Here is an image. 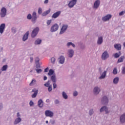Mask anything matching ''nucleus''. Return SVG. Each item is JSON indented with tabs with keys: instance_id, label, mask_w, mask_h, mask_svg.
Instances as JSON below:
<instances>
[{
	"instance_id": "nucleus-1",
	"label": "nucleus",
	"mask_w": 125,
	"mask_h": 125,
	"mask_svg": "<svg viewBox=\"0 0 125 125\" xmlns=\"http://www.w3.org/2000/svg\"><path fill=\"white\" fill-rule=\"evenodd\" d=\"M101 91V89L98 86H96L93 89V93L94 95H98Z\"/></svg>"
},
{
	"instance_id": "nucleus-2",
	"label": "nucleus",
	"mask_w": 125,
	"mask_h": 125,
	"mask_svg": "<svg viewBox=\"0 0 125 125\" xmlns=\"http://www.w3.org/2000/svg\"><path fill=\"white\" fill-rule=\"evenodd\" d=\"M101 103L103 105H107L109 103V99L107 96H104L101 99Z\"/></svg>"
},
{
	"instance_id": "nucleus-3",
	"label": "nucleus",
	"mask_w": 125,
	"mask_h": 125,
	"mask_svg": "<svg viewBox=\"0 0 125 125\" xmlns=\"http://www.w3.org/2000/svg\"><path fill=\"white\" fill-rule=\"evenodd\" d=\"M39 31H40V28L39 27H36L34 28L32 32L31 37L32 38H35L37 36V35H38Z\"/></svg>"
},
{
	"instance_id": "nucleus-4",
	"label": "nucleus",
	"mask_w": 125,
	"mask_h": 125,
	"mask_svg": "<svg viewBox=\"0 0 125 125\" xmlns=\"http://www.w3.org/2000/svg\"><path fill=\"white\" fill-rule=\"evenodd\" d=\"M111 18H112V15L111 14H108L106 15L105 16L103 17L102 18V20L103 21H104V22H106V21H109Z\"/></svg>"
},
{
	"instance_id": "nucleus-5",
	"label": "nucleus",
	"mask_w": 125,
	"mask_h": 125,
	"mask_svg": "<svg viewBox=\"0 0 125 125\" xmlns=\"http://www.w3.org/2000/svg\"><path fill=\"white\" fill-rule=\"evenodd\" d=\"M107 58H109V54L107 51H105L102 55V60H106Z\"/></svg>"
},
{
	"instance_id": "nucleus-6",
	"label": "nucleus",
	"mask_w": 125,
	"mask_h": 125,
	"mask_svg": "<svg viewBox=\"0 0 125 125\" xmlns=\"http://www.w3.org/2000/svg\"><path fill=\"white\" fill-rule=\"evenodd\" d=\"M0 15L2 18L5 17V15H6V8H5V7H2L1 9Z\"/></svg>"
},
{
	"instance_id": "nucleus-7",
	"label": "nucleus",
	"mask_w": 125,
	"mask_h": 125,
	"mask_svg": "<svg viewBox=\"0 0 125 125\" xmlns=\"http://www.w3.org/2000/svg\"><path fill=\"white\" fill-rule=\"evenodd\" d=\"M100 6V0H96L93 5L94 9H97Z\"/></svg>"
},
{
	"instance_id": "nucleus-8",
	"label": "nucleus",
	"mask_w": 125,
	"mask_h": 125,
	"mask_svg": "<svg viewBox=\"0 0 125 125\" xmlns=\"http://www.w3.org/2000/svg\"><path fill=\"white\" fill-rule=\"evenodd\" d=\"M45 115L46 117H50V118H51L53 117V112L50 110H46L45 111Z\"/></svg>"
},
{
	"instance_id": "nucleus-9",
	"label": "nucleus",
	"mask_w": 125,
	"mask_h": 125,
	"mask_svg": "<svg viewBox=\"0 0 125 125\" xmlns=\"http://www.w3.org/2000/svg\"><path fill=\"white\" fill-rule=\"evenodd\" d=\"M67 29H68V25L63 24L61 29L60 34L61 35L62 34H64V33H65V31H66V30H67Z\"/></svg>"
},
{
	"instance_id": "nucleus-10",
	"label": "nucleus",
	"mask_w": 125,
	"mask_h": 125,
	"mask_svg": "<svg viewBox=\"0 0 125 125\" xmlns=\"http://www.w3.org/2000/svg\"><path fill=\"white\" fill-rule=\"evenodd\" d=\"M61 14V11H57V12L54 13L52 15V18H54V19H56V18L59 17V16H60Z\"/></svg>"
},
{
	"instance_id": "nucleus-11",
	"label": "nucleus",
	"mask_w": 125,
	"mask_h": 125,
	"mask_svg": "<svg viewBox=\"0 0 125 125\" xmlns=\"http://www.w3.org/2000/svg\"><path fill=\"white\" fill-rule=\"evenodd\" d=\"M58 28H59V26H58V24H54L51 28V32H56L57 30H58Z\"/></svg>"
},
{
	"instance_id": "nucleus-12",
	"label": "nucleus",
	"mask_w": 125,
	"mask_h": 125,
	"mask_svg": "<svg viewBox=\"0 0 125 125\" xmlns=\"http://www.w3.org/2000/svg\"><path fill=\"white\" fill-rule=\"evenodd\" d=\"M76 3H77V0H72L69 2L68 5L69 7L71 8L72 7H74V6Z\"/></svg>"
},
{
	"instance_id": "nucleus-13",
	"label": "nucleus",
	"mask_w": 125,
	"mask_h": 125,
	"mask_svg": "<svg viewBox=\"0 0 125 125\" xmlns=\"http://www.w3.org/2000/svg\"><path fill=\"white\" fill-rule=\"evenodd\" d=\"M32 17V21L35 24L36 23V20H37V13L36 12L33 13Z\"/></svg>"
},
{
	"instance_id": "nucleus-14",
	"label": "nucleus",
	"mask_w": 125,
	"mask_h": 125,
	"mask_svg": "<svg viewBox=\"0 0 125 125\" xmlns=\"http://www.w3.org/2000/svg\"><path fill=\"white\" fill-rule=\"evenodd\" d=\"M32 92H34V94L32 95V98H35L37 95H38V92H39V90L36 88H34L32 89Z\"/></svg>"
},
{
	"instance_id": "nucleus-15",
	"label": "nucleus",
	"mask_w": 125,
	"mask_h": 125,
	"mask_svg": "<svg viewBox=\"0 0 125 125\" xmlns=\"http://www.w3.org/2000/svg\"><path fill=\"white\" fill-rule=\"evenodd\" d=\"M5 29V24L2 23L0 25V34H2Z\"/></svg>"
},
{
	"instance_id": "nucleus-16",
	"label": "nucleus",
	"mask_w": 125,
	"mask_h": 125,
	"mask_svg": "<svg viewBox=\"0 0 125 125\" xmlns=\"http://www.w3.org/2000/svg\"><path fill=\"white\" fill-rule=\"evenodd\" d=\"M103 42V37L101 36L99 37L97 41V44L99 45H100L101 44H102Z\"/></svg>"
},
{
	"instance_id": "nucleus-17",
	"label": "nucleus",
	"mask_w": 125,
	"mask_h": 125,
	"mask_svg": "<svg viewBox=\"0 0 125 125\" xmlns=\"http://www.w3.org/2000/svg\"><path fill=\"white\" fill-rule=\"evenodd\" d=\"M120 123H121V124H124L125 123V113L122 114L120 116Z\"/></svg>"
},
{
	"instance_id": "nucleus-18",
	"label": "nucleus",
	"mask_w": 125,
	"mask_h": 125,
	"mask_svg": "<svg viewBox=\"0 0 125 125\" xmlns=\"http://www.w3.org/2000/svg\"><path fill=\"white\" fill-rule=\"evenodd\" d=\"M30 32L27 31L23 36V38H22V41L23 42H25V41H27V40H28V37L29 36V34Z\"/></svg>"
},
{
	"instance_id": "nucleus-19",
	"label": "nucleus",
	"mask_w": 125,
	"mask_h": 125,
	"mask_svg": "<svg viewBox=\"0 0 125 125\" xmlns=\"http://www.w3.org/2000/svg\"><path fill=\"white\" fill-rule=\"evenodd\" d=\"M107 74V71H104L101 75V76L99 78L100 80H103L106 78V75Z\"/></svg>"
},
{
	"instance_id": "nucleus-20",
	"label": "nucleus",
	"mask_w": 125,
	"mask_h": 125,
	"mask_svg": "<svg viewBox=\"0 0 125 125\" xmlns=\"http://www.w3.org/2000/svg\"><path fill=\"white\" fill-rule=\"evenodd\" d=\"M114 46L117 50H121L122 49V45L121 44H116Z\"/></svg>"
},
{
	"instance_id": "nucleus-21",
	"label": "nucleus",
	"mask_w": 125,
	"mask_h": 125,
	"mask_svg": "<svg viewBox=\"0 0 125 125\" xmlns=\"http://www.w3.org/2000/svg\"><path fill=\"white\" fill-rule=\"evenodd\" d=\"M68 52L69 57H70V58L73 57V56L74 55V50H73L72 49H70V50H68Z\"/></svg>"
},
{
	"instance_id": "nucleus-22",
	"label": "nucleus",
	"mask_w": 125,
	"mask_h": 125,
	"mask_svg": "<svg viewBox=\"0 0 125 125\" xmlns=\"http://www.w3.org/2000/svg\"><path fill=\"white\" fill-rule=\"evenodd\" d=\"M59 59L60 64H64V62H65V58L62 56L60 57Z\"/></svg>"
},
{
	"instance_id": "nucleus-23",
	"label": "nucleus",
	"mask_w": 125,
	"mask_h": 125,
	"mask_svg": "<svg viewBox=\"0 0 125 125\" xmlns=\"http://www.w3.org/2000/svg\"><path fill=\"white\" fill-rule=\"evenodd\" d=\"M38 106L39 107H40V108H42V107L43 106V102H42V100H39L38 101Z\"/></svg>"
},
{
	"instance_id": "nucleus-24",
	"label": "nucleus",
	"mask_w": 125,
	"mask_h": 125,
	"mask_svg": "<svg viewBox=\"0 0 125 125\" xmlns=\"http://www.w3.org/2000/svg\"><path fill=\"white\" fill-rule=\"evenodd\" d=\"M121 55H122V53L121 52V51H119V53H116L114 55H113V56L114 57V58H119V57H120V56Z\"/></svg>"
},
{
	"instance_id": "nucleus-25",
	"label": "nucleus",
	"mask_w": 125,
	"mask_h": 125,
	"mask_svg": "<svg viewBox=\"0 0 125 125\" xmlns=\"http://www.w3.org/2000/svg\"><path fill=\"white\" fill-rule=\"evenodd\" d=\"M125 59V56H121L117 61V63H121L122 62H124V60Z\"/></svg>"
},
{
	"instance_id": "nucleus-26",
	"label": "nucleus",
	"mask_w": 125,
	"mask_h": 125,
	"mask_svg": "<svg viewBox=\"0 0 125 125\" xmlns=\"http://www.w3.org/2000/svg\"><path fill=\"white\" fill-rule=\"evenodd\" d=\"M120 79L119 77H116L113 79V83L114 84H117L118 83H119Z\"/></svg>"
},
{
	"instance_id": "nucleus-27",
	"label": "nucleus",
	"mask_w": 125,
	"mask_h": 125,
	"mask_svg": "<svg viewBox=\"0 0 125 125\" xmlns=\"http://www.w3.org/2000/svg\"><path fill=\"white\" fill-rule=\"evenodd\" d=\"M51 10L50 9H49L48 10H47L45 12H43L42 14V16H46V15H47V14H49V13H50Z\"/></svg>"
},
{
	"instance_id": "nucleus-28",
	"label": "nucleus",
	"mask_w": 125,
	"mask_h": 125,
	"mask_svg": "<svg viewBox=\"0 0 125 125\" xmlns=\"http://www.w3.org/2000/svg\"><path fill=\"white\" fill-rule=\"evenodd\" d=\"M51 80L53 83H56V76H55V75H53L51 77Z\"/></svg>"
},
{
	"instance_id": "nucleus-29",
	"label": "nucleus",
	"mask_w": 125,
	"mask_h": 125,
	"mask_svg": "<svg viewBox=\"0 0 125 125\" xmlns=\"http://www.w3.org/2000/svg\"><path fill=\"white\" fill-rule=\"evenodd\" d=\"M21 119L20 118H17L15 122H14V125H17V124H19L20 122H21Z\"/></svg>"
},
{
	"instance_id": "nucleus-30",
	"label": "nucleus",
	"mask_w": 125,
	"mask_h": 125,
	"mask_svg": "<svg viewBox=\"0 0 125 125\" xmlns=\"http://www.w3.org/2000/svg\"><path fill=\"white\" fill-rule=\"evenodd\" d=\"M62 96L64 99H68V95H67V94L64 91L62 92Z\"/></svg>"
},
{
	"instance_id": "nucleus-31",
	"label": "nucleus",
	"mask_w": 125,
	"mask_h": 125,
	"mask_svg": "<svg viewBox=\"0 0 125 125\" xmlns=\"http://www.w3.org/2000/svg\"><path fill=\"white\" fill-rule=\"evenodd\" d=\"M42 43V40L38 39L35 42V44H41Z\"/></svg>"
},
{
	"instance_id": "nucleus-32",
	"label": "nucleus",
	"mask_w": 125,
	"mask_h": 125,
	"mask_svg": "<svg viewBox=\"0 0 125 125\" xmlns=\"http://www.w3.org/2000/svg\"><path fill=\"white\" fill-rule=\"evenodd\" d=\"M37 83V81H36V79H33L31 82L30 83V85H34V84H36Z\"/></svg>"
},
{
	"instance_id": "nucleus-33",
	"label": "nucleus",
	"mask_w": 125,
	"mask_h": 125,
	"mask_svg": "<svg viewBox=\"0 0 125 125\" xmlns=\"http://www.w3.org/2000/svg\"><path fill=\"white\" fill-rule=\"evenodd\" d=\"M71 45H72V46H73V47H76V45H75V44H74L72 42H68L67 43V46L69 47L71 46Z\"/></svg>"
},
{
	"instance_id": "nucleus-34",
	"label": "nucleus",
	"mask_w": 125,
	"mask_h": 125,
	"mask_svg": "<svg viewBox=\"0 0 125 125\" xmlns=\"http://www.w3.org/2000/svg\"><path fill=\"white\" fill-rule=\"evenodd\" d=\"M54 73V71L52 69H50L49 71V73H48V76H51L52 75H53V73Z\"/></svg>"
},
{
	"instance_id": "nucleus-35",
	"label": "nucleus",
	"mask_w": 125,
	"mask_h": 125,
	"mask_svg": "<svg viewBox=\"0 0 125 125\" xmlns=\"http://www.w3.org/2000/svg\"><path fill=\"white\" fill-rule=\"evenodd\" d=\"M105 108H106V106H102L100 109V113H102V112H104V111H105Z\"/></svg>"
},
{
	"instance_id": "nucleus-36",
	"label": "nucleus",
	"mask_w": 125,
	"mask_h": 125,
	"mask_svg": "<svg viewBox=\"0 0 125 125\" xmlns=\"http://www.w3.org/2000/svg\"><path fill=\"white\" fill-rule=\"evenodd\" d=\"M94 113V111H93V109H91L89 111V116H92L93 115V113Z\"/></svg>"
},
{
	"instance_id": "nucleus-37",
	"label": "nucleus",
	"mask_w": 125,
	"mask_h": 125,
	"mask_svg": "<svg viewBox=\"0 0 125 125\" xmlns=\"http://www.w3.org/2000/svg\"><path fill=\"white\" fill-rule=\"evenodd\" d=\"M7 69V65H3V67L1 68V71H6Z\"/></svg>"
},
{
	"instance_id": "nucleus-38",
	"label": "nucleus",
	"mask_w": 125,
	"mask_h": 125,
	"mask_svg": "<svg viewBox=\"0 0 125 125\" xmlns=\"http://www.w3.org/2000/svg\"><path fill=\"white\" fill-rule=\"evenodd\" d=\"M80 48H81V49H84V48H85V46L83 43H80Z\"/></svg>"
},
{
	"instance_id": "nucleus-39",
	"label": "nucleus",
	"mask_w": 125,
	"mask_h": 125,
	"mask_svg": "<svg viewBox=\"0 0 125 125\" xmlns=\"http://www.w3.org/2000/svg\"><path fill=\"white\" fill-rule=\"evenodd\" d=\"M113 74L114 75H117L118 74V70H117V68H114L113 70Z\"/></svg>"
},
{
	"instance_id": "nucleus-40",
	"label": "nucleus",
	"mask_w": 125,
	"mask_h": 125,
	"mask_svg": "<svg viewBox=\"0 0 125 125\" xmlns=\"http://www.w3.org/2000/svg\"><path fill=\"white\" fill-rule=\"evenodd\" d=\"M50 84V81H48L46 83L44 84V85L46 87H48Z\"/></svg>"
},
{
	"instance_id": "nucleus-41",
	"label": "nucleus",
	"mask_w": 125,
	"mask_h": 125,
	"mask_svg": "<svg viewBox=\"0 0 125 125\" xmlns=\"http://www.w3.org/2000/svg\"><path fill=\"white\" fill-rule=\"evenodd\" d=\"M105 109L104 112H105V114H109V113H110V111H109L107 106L105 107Z\"/></svg>"
},
{
	"instance_id": "nucleus-42",
	"label": "nucleus",
	"mask_w": 125,
	"mask_h": 125,
	"mask_svg": "<svg viewBox=\"0 0 125 125\" xmlns=\"http://www.w3.org/2000/svg\"><path fill=\"white\" fill-rule=\"evenodd\" d=\"M27 19H28V20H31V19H32V15H31L30 14H28L27 17Z\"/></svg>"
},
{
	"instance_id": "nucleus-43",
	"label": "nucleus",
	"mask_w": 125,
	"mask_h": 125,
	"mask_svg": "<svg viewBox=\"0 0 125 125\" xmlns=\"http://www.w3.org/2000/svg\"><path fill=\"white\" fill-rule=\"evenodd\" d=\"M38 13L39 14H41V13H42V8H39L38 9Z\"/></svg>"
},
{
	"instance_id": "nucleus-44",
	"label": "nucleus",
	"mask_w": 125,
	"mask_h": 125,
	"mask_svg": "<svg viewBox=\"0 0 125 125\" xmlns=\"http://www.w3.org/2000/svg\"><path fill=\"white\" fill-rule=\"evenodd\" d=\"M125 13V11H123L121 12L120 13H119V16H123V15H124Z\"/></svg>"
},
{
	"instance_id": "nucleus-45",
	"label": "nucleus",
	"mask_w": 125,
	"mask_h": 125,
	"mask_svg": "<svg viewBox=\"0 0 125 125\" xmlns=\"http://www.w3.org/2000/svg\"><path fill=\"white\" fill-rule=\"evenodd\" d=\"M40 62V59L39 57H36L35 59V63H39Z\"/></svg>"
},
{
	"instance_id": "nucleus-46",
	"label": "nucleus",
	"mask_w": 125,
	"mask_h": 125,
	"mask_svg": "<svg viewBox=\"0 0 125 125\" xmlns=\"http://www.w3.org/2000/svg\"><path fill=\"white\" fill-rule=\"evenodd\" d=\"M48 90L49 92H50V91H51V90H52V86H51V85H50V86H48Z\"/></svg>"
},
{
	"instance_id": "nucleus-47",
	"label": "nucleus",
	"mask_w": 125,
	"mask_h": 125,
	"mask_svg": "<svg viewBox=\"0 0 125 125\" xmlns=\"http://www.w3.org/2000/svg\"><path fill=\"white\" fill-rule=\"evenodd\" d=\"M36 71H37V73L38 74H39V73H42V71L41 69H36Z\"/></svg>"
},
{
	"instance_id": "nucleus-48",
	"label": "nucleus",
	"mask_w": 125,
	"mask_h": 125,
	"mask_svg": "<svg viewBox=\"0 0 125 125\" xmlns=\"http://www.w3.org/2000/svg\"><path fill=\"white\" fill-rule=\"evenodd\" d=\"M119 109V107H118V105H115L113 107V110H115V111H118Z\"/></svg>"
},
{
	"instance_id": "nucleus-49",
	"label": "nucleus",
	"mask_w": 125,
	"mask_h": 125,
	"mask_svg": "<svg viewBox=\"0 0 125 125\" xmlns=\"http://www.w3.org/2000/svg\"><path fill=\"white\" fill-rule=\"evenodd\" d=\"M122 74H123V75H125V66L124 67H123Z\"/></svg>"
},
{
	"instance_id": "nucleus-50",
	"label": "nucleus",
	"mask_w": 125,
	"mask_h": 125,
	"mask_svg": "<svg viewBox=\"0 0 125 125\" xmlns=\"http://www.w3.org/2000/svg\"><path fill=\"white\" fill-rule=\"evenodd\" d=\"M51 20H48L47 21V24L48 25V26H49V25H50V23H51Z\"/></svg>"
},
{
	"instance_id": "nucleus-51",
	"label": "nucleus",
	"mask_w": 125,
	"mask_h": 125,
	"mask_svg": "<svg viewBox=\"0 0 125 125\" xmlns=\"http://www.w3.org/2000/svg\"><path fill=\"white\" fill-rule=\"evenodd\" d=\"M53 88L54 89H55L56 88V87H57V84H56V83H54L53 84Z\"/></svg>"
},
{
	"instance_id": "nucleus-52",
	"label": "nucleus",
	"mask_w": 125,
	"mask_h": 125,
	"mask_svg": "<svg viewBox=\"0 0 125 125\" xmlns=\"http://www.w3.org/2000/svg\"><path fill=\"white\" fill-rule=\"evenodd\" d=\"M51 61L52 63H54V62H55V59L54 58H52L51 59Z\"/></svg>"
},
{
	"instance_id": "nucleus-53",
	"label": "nucleus",
	"mask_w": 125,
	"mask_h": 125,
	"mask_svg": "<svg viewBox=\"0 0 125 125\" xmlns=\"http://www.w3.org/2000/svg\"><path fill=\"white\" fill-rule=\"evenodd\" d=\"M99 73L101 74H102V68H101V67H100L99 68Z\"/></svg>"
},
{
	"instance_id": "nucleus-54",
	"label": "nucleus",
	"mask_w": 125,
	"mask_h": 125,
	"mask_svg": "<svg viewBox=\"0 0 125 125\" xmlns=\"http://www.w3.org/2000/svg\"><path fill=\"white\" fill-rule=\"evenodd\" d=\"M50 123H51V125H54L55 124V121H54V120H51L50 121Z\"/></svg>"
},
{
	"instance_id": "nucleus-55",
	"label": "nucleus",
	"mask_w": 125,
	"mask_h": 125,
	"mask_svg": "<svg viewBox=\"0 0 125 125\" xmlns=\"http://www.w3.org/2000/svg\"><path fill=\"white\" fill-rule=\"evenodd\" d=\"M30 106H33L34 105V102L33 101H31L29 103Z\"/></svg>"
},
{
	"instance_id": "nucleus-56",
	"label": "nucleus",
	"mask_w": 125,
	"mask_h": 125,
	"mask_svg": "<svg viewBox=\"0 0 125 125\" xmlns=\"http://www.w3.org/2000/svg\"><path fill=\"white\" fill-rule=\"evenodd\" d=\"M77 95H78V92L75 91L73 93V96H77Z\"/></svg>"
},
{
	"instance_id": "nucleus-57",
	"label": "nucleus",
	"mask_w": 125,
	"mask_h": 125,
	"mask_svg": "<svg viewBox=\"0 0 125 125\" xmlns=\"http://www.w3.org/2000/svg\"><path fill=\"white\" fill-rule=\"evenodd\" d=\"M55 104H59V101L58 100H56L55 101Z\"/></svg>"
},
{
	"instance_id": "nucleus-58",
	"label": "nucleus",
	"mask_w": 125,
	"mask_h": 125,
	"mask_svg": "<svg viewBox=\"0 0 125 125\" xmlns=\"http://www.w3.org/2000/svg\"><path fill=\"white\" fill-rule=\"evenodd\" d=\"M47 72H48V67H47L44 69V72L46 73Z\"/></svg>"
},
{
	"instance_id": "nucleus-59",
	"label": "nucleus",
	"mask_w": 125,
	"mask_h": 125,
	"mask_svg": "<svg viewBox=\"0 0 125 125\" xmlns=\"http://www.w3.org/2000/svg\"><path fill=\"white\" fill-rule=\"evenodd\" d=\"M44 3H45V4L48 3V0H45V1H44Z\"/></svg>"
},
{
	"instance_id": "nucleus-60",
	"label": "nucleus",
	"mask_w": 125,
	"mask_h": 125,
	"mask_svg": "<svg viewBox=\"0 0 125 125\" xmlns=\"http://www.w3.org/2000/svg\"><path fill=\"white\" fill-rule=\"evenodd\" d=\"M34 58L33 57H30V62H33Z\"/></svg>"
},
{
	"instance_id": "nucleus-61",
	"label": "nucleus",
	"mask_w": 125,
	"mask_h": 125,
	"mask_svg": "<svg viewBox=\"0 0 125 125\" xmlns=\"http://www.w3.org/2000/svg\"><path fill=\"white\" fill-rule=\"evenodd\" d=\"M46 80H47V77H46V76H44L43 80L46 81Z\"/></svg>"
},
{
	"instance_id": "nucleus-62",
	"label": "nucleus",
	"mask_w": 125,
	"mask_h": 125,
	"mask_svg": "<svg viewBox=\"0 0 125 125\" xmlns=\"http://www.w3.org/2000/svg\"><path fill=\"white\" fill-rule=\"evenodd\" d=\"M17 115L18 118H19V117H20V114H19V112H18Z\"/></svg>"
},
{
	"instance_id": "nucleus-63",
	"label": "nucleus",
	"mask_w": 125,
	"mask_h": 125,
	"mask_svg": "<svg viewBox=\"0 0 125 125\" xmlns=\"http://www.w3.org/2000/svg\"><path fill=\"white\" fill-rule=\"evenodd\" d=\"M46 102L47 103H49V99H47L46 100Z\"/></svg>"
},
{
	"instance_id": "nucleus-64",
	"label": "nucleus",
	"mask_w": 125,
	"mask_h": 125,
	"mask_svg": "<svg viewBox=\"0 0 125 125\" xmlns=\"http://www.w3.org/2000/svg\"><path fill=\"white\" fill-rule=\"evenodd\" d=\"M40 65H36V68H37V69H39V68H40Z\"/></svg>"
}]
</instances>
